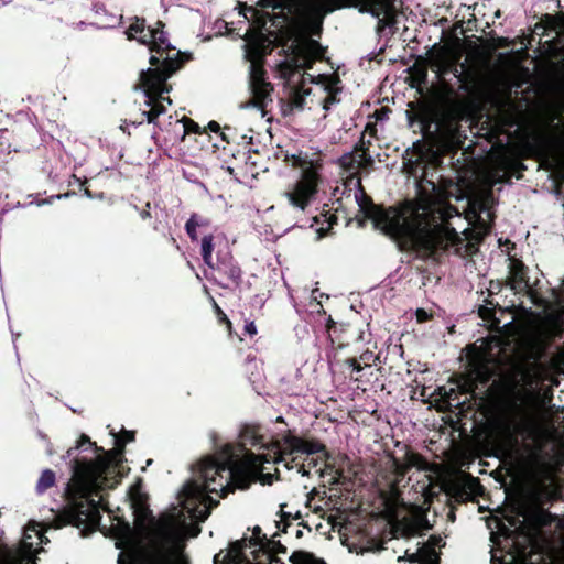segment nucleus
Returning a JSON list of instances; mask_svg holds the SVG:
<instances>
[{
	"instance_id": "obj_1",
	"label": "nucleus",
	"mask_w": 564,
	"mask_h": 564,
	"mask_svg": "<svg viewBox=\"0 0 564 564\" xmlns=\"http://www.w3.org/2000/svg\"><path fill=\"white\" fill-rule=\"evenodd\" d=\"M257 7L272 9V13L239 3V14L254 28L245 33L243 56L249 63V90L252 98L241 105V109H257L261 117L264 107L272 101L273 88L264 78L262 62L268 53L269 37L291 44L294 66L310 67L312 62L323 56L321 44L312 39L318 34L324 18L340 8H355L378 20L377 31L395 23L398 7L395 0H258Z\"/></svg>"
},
{
	"instance_id": "obj_2",
	"label": "nucleus",
	"mask_w": 564,
	"mask_h": 564,
	"mask_svg": "<svg viewBox=\"0 0 564 564\" xmlns=\"http://www.w3.org/2000/svg\"><path fill=\"white\" fill-rule=\"evenodd\" d=\"M417 200L406 202L400 209H382L370 203H359L360 212L373 227L398 239L405 248L422 251L455 248V252L471 256L476 245L488 232L494 203L490 189L467 198L462 215L447 204L443 193L429 183Z\"/></svg>"
},
{
	"instance_id": "obj_3",
	"label": "nucleus",
	"mask_w": 564,
	"mask_h": 564,
	"mask_svg": "<svg viewBox=\"0 0 564 564\" xmlns=\"http://www.w3.org/2000/svg\"><path fill=\"white\" fill-rule=\"evenodd\" d=\"M270 459L265 455L241 453L239 447L224 444L212 455L197 462L192 478L178 492V507L173 513L162 518L158 531L163 540L176 542L186 536H197L199 523L204 522L210 509L218 501L209 492L225 496L236 489H245L251 482L271 485L275 473L264 471Z\"/></svg>"
},
{
	"instance_id": "obj_4",
	"label": "nucleus",
	"mask_w": 564,
	"mask_h": 564,
	"mask_svg": "<svg viewBox=\"0 0 564 564\" xmlns=\"http://www.w3.org/2000/svg\"><path fill=\"white\" fill-rule=\"evenodd\" d=\"M113 437L115 448L98 456L95 462H76L70 480L65 488V495L70 501V507L57 514L52 527L59 529L67 524L91 530L99 524L100 510L112 511L102 495H98L105 488H112L121 477V457L124 445L134 440L131 431L116 433L109 432Z\"/></svg>"
},
{
	"instance_id": "obj_5",
	"label": "nucleus",
	"mask_w": 564,
	"mask_h": 564,
	"mask_svg": "<svg viewBox=\"0 0 564 564\" xmlns=\"http://www.w3.org/2000/svg\"><path fill=\"white\" fill-rule=\"evenodd\" d=\"M551 436L543 412L519 411L503 419L495 433L497 456L523 475H534L542 465V452Z\"/></svg>"
},
{
	"instance_id": "obj_6",
	"label": "nucleus",
	"mask_w": 564,
	"mask_h": 564,
	"mask_svg": "<svg viewBox=\"0 0 564 564\" xmlns=\"http://www.w3.org/2000/svg\"><path fill=\"white\" fill-rule=\"evenodd\" d=\"M162 29L161 22H156L154 28H147L143 20L137 19L126 32L129 40H135L147 45L150 52H156L150 55L151 67L140 74V89L149 98H163L161 95L170 91L165 83L180 66L177 56L164 55L170 44Z\"/></svg>"
},
{
	"instance_id": "obj_7",
	"label": "nucleus",
	"mask_w": 564,
	"mask_h": 564,
	"mask_svg": "<svg viewBox=\"0 0 564 564\" xmlns=\"http://www.w3.org/2000/svg\"><path fill=\"white\" fill-rule=\"evenodd\" d=\"M291 159L292 166L300 167L302 175L294 189L286 193L285 196L292 206L304 210L316 193L318 184L317 173L312 161H308L306 158H302L299 154H292Z\"/></svg>"
},
{
	"instance_id": "obj_8",
	"label": "nucleus",
	"mask_w": 564,
	"mask_h": 564,
	"mask_svg": "<svg viewBox=\"0 0 564 564\" xmlns=\"http://www.w3.org/2000/svg\"><path fill=\"white\" fill-rule=\"evenodd\" d=\"M40 524L31 523L24 529L19 547L0 555V564H36L35 555L41 545L47 543Z\"/></svg>"
},
{
	"instance_id": "obj_9",
	"label": "nucleus",
	"mask_w": 564,
	"mask_h": 564,
	"mask_svg": "<svg viewBox=\"0 0 564 564\" xmlns=\"http://www.w3.org/2000/svg\"><path fill=\"white\" fill-rule=\"evenodd\" d=\"M519 516L522 520L509 521L510 528L502 527L501 535L509 538L511 533L518 530H524L528 527L527 533L530 538L538 535L540 529L553 522L555 516L547 510L542 509L540 506H519Z\"/></svg>"
},
{
	"instance_id": "obj_10",
	"label": "nucleus",
	"mask_w": 564,
	"mask_h": 564,
	"mask_svg": "<svg viewBox=\"0 0 564 564\" xmlns=\"http://www.w3.org/2000/svg\"><path fill=\"white\" fill-rule=\"evenodd\" d=\"M415 469L414 474L410 477H415V480L420 485V492L427 500L434 495V485L438 477V470L436 466L429 464L421 456L416 454H410L406 456V462L401 470L403 474L408 469Z\"/></svg>"
},
{
	"instance_id": "obj_11",
	"label": "nucleus",
	"mask_w": 564,
	"mask_h": 564,
	"mask_svg": "<svg viewBox=\"0 0 564 564\" xmlns=\"http://www.w3.org/2000/svg\"><path fill=\"white\" fill-rule=\"evenodd\" d=\"M278 455L272 460L273 464L284 463L286 468L289 467L288 458L291 462L295 460L300 455H312L323 449V445L308 440H303L296 436H285L282 442L278 443Z\"/></svg>"
},
{
	"instance_id": "obj_12",
	"label": "nucleus",
	"mask_w": 564,
	"mask_h": 564,
	"mask_svg": "<svg viewBox=\"0 0 564 564\" xmlns=\"http://www.w3.org/2000/svg\"><path fill=\"white\" fill-rule=\"evenodd\" d=\"M390 524L392 534L397 539L416 535L431 528L425 510L419 506L413 507L411 512L401 519H391Z\"/></svg>"
},
{
	"instance_id": "obj_13",
	"label": "nucleus",
	"mask_w": 564,
	"mask_h": 564,
	"mask_svg": "<svg viewBox=\"0 0 564 564\" xmlns=\"http://www.w3.org/2000/svg\"><path fill=\"white\" fill-rule=\"evenodd\" d=\"M487 349L488 345L482 341L479 346L473 345L468 350L470 372L480 382L488 380L495 372V365Z\"/></svg>"
},
{
	"instance_id": "obj_14",
	"label": "nucleus",
	"mask_w": 564,
	"mask_h": 564,
	"mask_svg": "<svg viewBox=\"0 0 564 564\" xmlns=\"http://www.w3.org/2000/svg\"><path fill=\"white\" fill-rule=\"evenodd\" d=\"M558 489L554 480L545 481L534 477L522 491L520 506H540L543 500L554 499Z\"/></svg>"
},
{
	"instance_id": "obj_15",
	"label": "nucleus",
	"mask_w": 564,
	"mask_h": 564,
	"mask_svg": "<svg viewBox=\"0 0 564 564\" xmlns=\"http://www.w3.org/2000/svg\"><path fill=\"white\" fill-rule=\"evenodd\" d=\"M116 547L121 550L118 564H134L138 561L142 552L141 541L128 523L117 539Z\"/></svg>"
},
{
	"instance_id": "obj_16",
	"label": "nucleus",
	"mask_w": 564,
	"mask_h": 564,
	"mask_svg": "<svg viewBox=\"0 0 564 564\" xmlns=\"http://www.w3.org/2000/svg\"><path fill=\"white\" fill-rule=\"evenodd\" d=\"M460 58V52L453 45H444L431 57V67L437 76L448 73Z\"/></svg>"
},
{
	"instance_id": "obj_17",
	"label": "nucleus",
	"mask_w": 564,
	"mask_h": 564,
	"mask_svg": "<svg viewBox=\"0 0 564 564\" xmlns=\"http://www.w3.org/2000/svg\"><path fill=\"white\" fill-rule=\"evenodd\" d=\"M370 162L371 159L365 151L357 150L346 153L339 159L341 175L346 180H352L358 175L359 171L365 169Z\"/></svg>"
},
{
	"instance_id": "obj_18",
	"label": "nucleus",
	"mask_w": 564,
	"mask_h": 564,
	"mask_svg": "<svg viewBox=\"0 0 564 564\" xmlns=\"http://www.w3.org/2000/svg\"><path fill=\"white\" fill-rule=\"evenodd\" d=\"M507 283L514 293L527 291L528 282L521 261L517 259H509Z\"/></svg>"
},
{
	"instance_id": "obj_19",
	"label": "nucleus",
	"mask_w": 564,
	"mask_h": 564,
	"mask_svg": "<svg viewBox=\"0 0 564 564\" xmlns=\"http://www.w3.org/2000/svg\"><path fill=\"white\" fill-rule=\"evenodd\" d=\"M536 335L539 338H552L561 335L563 332V322L560 315L549 314L536 325Z\"/></svg>"
},
{
	"instance_id": "obj_20",
	"label": "nucleus",
	"mask_w": 564,
	"mask_h": 564,
	"mask_svg": "<svg viewBox=\"0 0 564 564\" xmlns=\"http://www.w3.org/2000/svg\"><path fill=\"white\" fill-rule=\"evenodd\" d=\"M162 102H166L167 105L172 104V100L166 98H149L148 101H145V105L150 107L149 111L143 112V115L147 117V120L149 123L153 122L160 115L164 112V106Z\"/></svg>"
},
{
	"instance_id": "obj_21",
	"label": "nucleus",
	"mask_w": 564,
	"mask_h": 564,
	"mask_svg": "<svg viewBox=\"0 0 564 564\" xmlns=\"http://www.w3.org/2000/svg\"><path fill=\"white\" fill-rule=\"evenodd\" d=\"M55 484V473L51 469H45L42 471L37 482H36V492L42 494L46 489L51 488Z\"/></svg>"
},
{
	"instance_id": "obj_22",
	"label": "nucleus",
	"mask_w": 564,
	"mask_h": 564,
	"mask_svg": "<svg viewBox=\"0 0 564 564\" xmlns=\"http://www.w3.org/2000/svg\"><path fill=\"white\" fill-rule=\"evenodd\" d=\"M310 97L311 90L301 88L294 94L292 104L296 109L303 110L307 106V99Z\"/></svg>"
},
{
	"instance_id": "obj_23",
	"label": "nucleus",
	"mask_w": 564,
	"mask_h": 564,
	"mask_svg": "<svg viewBox=\"0 0 564 564\" xmlns=\"http://www.w3.org/2000/svg\"><path fill=\"white\" fill-rule=\"evenodd\" d=\"M214 245H213V236L206 235L202 239V253L206 264H210L212 253H213Z\"/></svg>"
},
{
	"instance_id": "obj_24",
	"label": "nucleus",
	"mask_w": 564,
	"mask_h": 564,
	"mask_svg": "<svg viewBox=\"0 0 564 564\" xmlns=\"http://www.w3.org/2000/svg\"><path fill=\"white\" fill-rule=\"evenodd\" d=\"M199 226L195 216H192L186 223V231L193 240L197 239L196 228Z\"/></svg>"
},
{
	"instance_id": "obj_25",
	"label": "nucleus",
	"mask_w": 564,
	"mask_h": 564,
	"mask_svg": "<svg viewBox=\"0 0 564 564\" xmlns=\"http://www.w3.org/2000/svg\"><path fill=\"white\" fill-rule=\"evenodd\" d=\"M326 89L329 91V95L325 98L323 101V110L327 111L329 109L330 104H334L336 101L335 96L333 95L334 91L337 89L333 86H326Z\"/></svg>"
},
{
	"instance_id": "obj_26",
	"label": "nucleus",
	"mask_w": 564,
	"mask_h": 564,
	"mask_svg": "<svg viewBox=\"0 0 564 564\" xmlns=\"http://www.w3.org/2000/svg\"><path fill=\"white\" fill-rule=\"evenodd\" d=\"M495 164L497 166L500 167L501 171H503L505 173L507 172V170L511 166V162L510 160L506 156V155H499L497 159H496V162Z\"/></svg>"
},
{
	"instance_id": "obj_27",
	"label": "nucleus",
	"mask_w": 564,
	"mask_h": 564,
	"mask_svg": "<svg viewBox=\"0 0 564 564\" xmlns=\"http://www.w3.org/2000/svg\"><path fill=\"white\" fill-rule=\"evenodd\" d=\"M442 545H444V542H443V539L441 536H431L429 539V546L434 549V547H441Z\"/></svg>"
},
{
	"instance_id": "obj_28",
	"label": "nucleus",
	"mask_w": 564,
	"mask_h": 564,
	"mask_svg": "<svg viewBox=\"0 0 564 564\" xmlns=\"http://www.w3.org/2000/svg\"><path fill=\"white\" fill-rule=\"evenodd\" d=\"M478 313L481 318L487 319V318H490V316L492 314V308H490L486 305H481L478 310Z\"/></svg>"
},
{
	"instance_id": "obj_29",
	"label": "nucleus",
	"mask_w": 564,
	"mask_h": 564,
	"mask_svg": "<svg viewBox=\"0 0 564 564\" xmlns=\"http://www.w3.org/2000/svg\"><path fill=\"white\" fill-rule=\"evenodd\" d=\"M415 314L419 322H424L429 318V313L423 308H417Z\"/></svg>"
},
{
	"instance_id": "obj_30",
	"label": "nucleus",
	"mask_w": 564,
	"mask_h": 564,
	"mask_svg": "<svg viewBox=\"0 0 564 564\" xmlns=\"http://www.w3.org/2000/svg\"><path fill=\"white\" fill-rule=\"evenodd\" d=\"M245 329L248 334L250 335H256L257 334V326L254 324V322H249L246 326H245Z\"/></svg>"
},
{
	"instance_id": "obj_31",
	"label": "nucleus",
	"mask_w": 564,
	"mask_h": 564,
	"mask_svg": "<svg viewBox=\"0 0 564 564\" xmlns=\"http://www.w3.org/2000/svg\"><path fill=\"white\" fill-rule=\"evenodd\" d=\"M86 443H89V438L86 435H82L77 442L76 447L79 448Z\"/></svg>"
},
{
	"instance_id": "obj_32",
	"label": "nucleus",
	"mask_w": 564,
	"mask_h": 564,
	"mask_svg": "<svg viewBox=\"0 0 564 564\" xmlns=\"http://www.w3.org/2000/svg\"><path fill=\"white\" fill-rule=\"evenodd\" d=\"M208 128H209L210 131L217 132V131H219L220 126H219V123H217L215 121H210L208 123Z\"/></svg>"
},
{
	"instance_id": "obj_33",
	"label": "nucleus",
	"mask_w": 564,
	"mask_h": 564,
	"mask_svg": "<svg viewBox=\"0 0 564 564\" xmlns=\"http://www.w3.org/2000/svg\"><path fill=\"white\" fill-rule=\"evenodd\" d=\"M487 180L490 183H498V182H500V177H496L495 175H488Z\"/></svg>"
},
{
	"instance_id": "obj_34",
	"label": "nucleus",
	"mask_w": 564,
	"mask_h": 564,
	"mask_svg": "<svg viewBox=\"0 0 564 564\" xmlns=\"http://www.w3.org/2000/svg\"><path fill=\"white\" fill-rule=\"evenodd\" d=\"M84 196L87 197L88 199H93L91 193L86 188L84 189Z\"/></svg>"
},
{
	"instance_id": "obj_35",
	"label": "nucleus",
	"mask_w": 564,
	"mask_h": 564,
	"mask_svg": "<svg viewBox=\"0 0 564 564\" xmlns=\"http://www.w3.org/2000/svg\"><path fill=\"white\" fill-rule=\"evenodd\" d=\"M351 366L354 367V369H355L356 371H360V369H361V368H360V366H359V365H357V362H356L355 360H352V361H351Z\"/></svg>"
},
{
	"instance_id": "obj_36",
	"label": "nucleus",
	"mask_w": 564,
	"mask_h": 564,
	"mask_svg": "<svg viewBox=\"0 0 564 564\" xmlns=\"http://www.w3.org/2000/svg\"><path fill=\"white\" fill-rule=\"evenodd\" d=\"M325 231L323 229L317 230L318 238H322L324 236Z\"/></svg>"
},
{
	"instance_id": "obj_37",
	"label": "nucleus",
	"mask_w": 564,
	"mask_h": 564,
	"mask_svg": "<svg viewBox=\"0 0 564 564\" xmlns=\"http://www.w3.org/2000/svg\"><path fill=\"white\" fill-rule=\"evenodd\" d=\"M297 471L301 473L302 475H306L307 474V471L303 467H300L297 469Z\"/></svg>"
},
{
	"instance_id": "obj_38",
	"label": "nucleus",
	"mask_w": 564,
	"mask_h": 564,
	"mask_svg": "<svg viewBox=\"0 0 564 564\" xmlns=\"http://www.w3.org/2000/svg\"><path fill=\"white\" fill-rule=\"evenodd\" d=\"M337 480L338 479H337L336 476H332L330 479H329V482L335 484V482H337Z\"/></svg>"
},
{
	"instance_id": "obj_39",
	"label": "nucleus",
	"mask_w": 564,
	"mask_h": 564,
	"mask_svg": "<svg viewBox=\"0 0 564 564\" xmlns=\"http://www.w3.org/2000/svg\"><path fill=\"white\" fill-rule=\"evenodd\" d=\"M223 318L226 321V323L228 324V326H230V321L226 317V315L223 316Z\"/></svg>"
},
{
	"instance_id": "obj_40",
	"label": "nucleus",
	"mask_w": 564,
	"mask_h": 564,
	"mask_svg": "<svg viewBox=\"0 0 564 564\" xmlns=\"http://www.w3.org/2000/svg\"><path fill=\"white\" fill-rule=\"evenodd\" d=\"M316 474H318L321 477H323V476H324V471H323V470H321V469L316 470Z\"/></svg>"
},
{
	"instance_id": "obj_41",
	"label": "nucleus",
	"mask_w": 564,
	"mask_h": 564,
	"mask_svg": "<svg viewBox=\"0 0 564 564\" xmlns=\"http://www.w3.org/2000/svg\"><path fill=\"white\" fill-rule=\"evenodd\" d=\"M68 196H69V194L67 193L65 195H57V198L61 199L62 197H68Z\"/></svg>"
},
{
	"instance_id": "obj_42",
	"label": "nucleus",
	"mask_w": 564,
	"mask_h": 564,
	"mask_svg": "<svg viewBox=\"0 0 564 564\" xmlns=\"http://www.w3.org/2000/svg\"><path fill=\"white\" fill-rule=\"evenodd\" d=\"M416 556H417L416 554H412L411 555V561L414 562Z\"/></svg>"
},
{
	"instance_id": "obj_43",
	"label": "nucleus",
	"mask_w": 564,
	"mask_h": 564,
	"mask_svg": "<svg viewBox=\"0 0 564 564\" xmlns=\"http://www.w3.org/2000/svg\"><path fill=\"white\" fill-rule=\"evenodd\" d=\"M215 308H216V311L220 312V308L216 303H215Z\"/></svg>"
}]
</instances>
